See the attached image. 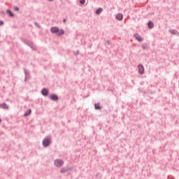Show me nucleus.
<instances>
[{"label": "nucleus", "mask_w": 179, "mask_h": 179, "mask_svg": "<svg viewBox=\"0 0 179 179\" xmlns=\"http://www.w3.org/2000/svg\"><path fill=\"white\" fill-rule=\"evenodd\" d=\"M103 12V8H99L96 11V15H100Z\"/></svg>", "instance_id": "nucleus-11"}, {"label": "nucleus", "mask_w": 179, "mask_h": 179, "mask_svg": "<svg viewBox=\"0 0 179 179\" xmlns=\"http://www.w3.org/2000/svg\"><path fill=\"white\" fill-rule=\"evenodd\" d=\"M138 69H139L140 75H143V73L145 72V68L141 64H139Z\"/></svg>", "instance_id": "nucleus-2"}, {"label": "nucleus", "mask_w": 179, "mask_h": 179, "mask_svg": "<svg viewBox=\"0 0 179 179\" xmlns=\"http://www.w3.org/2000/svg\"><path fill=\"white\" fill-rule=\"evenodd\" d=\"M136 39L138 41H143V38H142V37L139 36H136Z\"/></svg>", "instance_id": "nucleus-12"}, {"label": "nucleus", "mask_w": 179, "mask_h": 179, "mask_svg": "<svg viewBox=\"0 0 179 179\" xmlns=\"http://www.w3.org/2000/svg\"><path fill=\"white\" fill-rule=\"evenodd\" d=\"M41 93L43 96H47V94H48V91H47L45 89H43L41 90Z\"/></svg>", "instance_id": "nucleus-7"}, {"label": "nucleus", "mask_w": 179, "mask_h": 179, "mask_svg": "<svg viewBox=\"0 0 179 179\" xmlns=\"http://www.w3.org/2000/svg\"><path fill=\"white\" fill-rule=\"evenodd\" d=\"M31 113V110H29V113L26 112L24 115V117H27V115H29V114Z\"/></svg>", "instance_id": "nucleus-16"}, {"label": "nucleus", "mask_w": 179, "mask_h": 179, "mask_svg": "<svg viewBox=\"0 0 179 179\" xmlns=\"http://www.w3.org/2000/svg\"><path fill=\"white\" fill-rule=\"evenodd\" d=\"M63 22H64V23H65V22H66V20H65V19H64V20H63Z\"/></svg>", "instance_id": "nucleus-20"}, {"label": "nucleus", "mask_w": 179, "mask_h": 179, "mask_svg": "<svg viewBox=\"0 0 179 179\" xmlns=\"http://www.w3.org/2000/svg\"><path fill=\"white\" fill-rule=\"evenodd\" d=\"M43 145L45 147H47L50 145V139L48 138H45V140H43Z\"/></svg>", "instance_id": "nucleus-3"}, {"label": "nucleus", "mask_w": 179, "mask_h": 179, "mask_svg": "<svg viewBox=\"0 0 179 179\" xmlns=\"http://www.w3.org/2000/svg\"><path fill=\"white\" fill-rule=\"evenodd\" d=\"M85 2V0H80V3H81V5H84Z\"/></svg>", "instance_id": "nucleus-17"}, {"label": "nucleus", "mask_w": 179, "mask_h": 179, "mask_svg": "<svg viewBox=\"0 0 179 179\" xmlns=\"http://www.w3.org/2000/svg\"><path fill=\"white\" fill-rule=\"evenodd\" d=\"M48 1H54V0H48Z\"/></svg>", "instance_id": "nucleus-21"}, {"label": "nucleus", "mask_w": 179, "mask_h": 179, "mask_svg": "<svg viewBox=\"0 0 179 179\" xmlns=\"http://www.w3.org/2000/svg\"><path fill=\"white\" fill-rule=\"evenodd\" d=\"M2 24H3V21H0V26H2Z\"/></svg>", "instance_id": "nucleus-19"}, {"label": "nucleus", "mask_w": 179, "mask_h": 179, "mask_svg": "<svg viewBox=\"0 0 179 179\" xmlns=\"http://www.w3.org/2000/svg\"><path fill=\"white\" fill-rule=\"evenodd\" d=\"M58 27H53L50 29L51 33H54L55 34H57V32L58 31Z\"/></svg>", "instance_id": "nucleus-4"}, {"label": "nucleus", "mask_w": 179, "mask_h": 179, "mask_svg": "<svg viewBox=\"0 0 179 179\" xmlns=\"http://www.w3.org/2000/svg\"><path fill=\"white\" fill-rule=\"evenodd\" d=\"M64 34V30L62 29H58V31L56 32L57 36H62Z\"/></svg>", "instance_id": "nucleus-6"}, {"label": "nucleus", "mask_w": 179, "mask_h": 179, "mask_svg": "<svg viewBox=\"0 0 179 179\" xmlns=\"http://www.w3.org/2000/svg\"><path fill=\"white\" fill-rule=\"evenodd\" d=\"M122 17H124V15L121 13H118L116 15V19H117V20H122Z\"/></svg>", "instance_id": "nucleus-5"}, {"label": "nucleus", "mask_w": 179, "mask_h": 179, "mask_svg": "<svg viewBox=\"0 0 179 179\" xmlns=\"http://www.w3.org/2000/svg\"><path fill=\"white\" fill-rule=\"evenodd\" d=\"M66 171H68V169L63 168L61 169L60 173H66Z\"/></svg>", "instance_id": "nucleus-14"}, {"label": "nucleus", "mask_w": 179, "mask_h": 179, "mask_svg": "<svg viewBox=\"0 0 179 179\" xmlns=\"http://www.w3.org/2000/svg\"><path fill=\"white\" fill-rule=\"evenodd\" d=\"M0 122H1V119H0Z\"/></svg>", "instance_id": "nucleus-22"}, {"label": "nucleus", "mask_w": 179, "mask_h": 179, "mask_svg": "<svg viewBox=\"0 0 179 179\" xmlns=\"http://www.w3.org/2000/svg\"><path fill=\"white\" fill-rule=\"evenodd\" d=\"M63 165H64V162H62V160L56 159L55 161V166H56L57 167H61Z\"/></svg>", "instance_id": "nucleus-1"}, {"label": "nucleus", "mask_w": 179, "mask_h": 179, "mask_svg": "<svg viewBox=\"0 0 179 179\" xmlns=\"http://www.w3.org/2000/svg\"><path fill=\"white\" fill-rule=\"evenodd\" d=\"M6 13H8L9 15V16H10V17H13V13H12L11 10H7Z\"/></svg>", "instance_id": "nucleus-9"}, {"label": "nucleus", "mask_w": 179, "mask_h": 179, "mask_svg": "<svg viewBox=\"0 0 179 179\" xmlns=\"http://www.w3.org/2000/svg\"><path fill=\"white\" fill-rule=\"evenodd\" d=\"M153 26H154L153 22H148L149 29H153Z\"/></svg>", "instance_id": "nucleus-13"}, {"label": "nucleus", "mask_w": 179, "mask_h": 179, "mask_svg": "<svg viewBox=\"0 0 179 179\" xmlns=\"http://www.w3.org/2000/svg\"><path fill=\"white\" fill-rule=\"evenodd\" d=\"M14 10H16V11L19 10V8L15 7V8H14Z\"/></svg>", "instance_id": "nucleus-18"}, {"label": "nucleus", "mask_w": 179, "mask_h": 179, "mask_svg": "<svg viewBox=\"0 0 179 179\" xmlns=\"http://www.w3.org/2000/svg\"><path fill=\"white\" fill-rule=\"evenodd\" d=\"M96 110H101V107H100V103H95Z\"/></svg>", "instance_id": "nucleus-10"}, {"label": "nucleus", "mask_w": 179, "mask_h": 179, "mask_svg": "<svg viewBox=\"0 0 179 179\" xmlns=\"http://www.w3.org/2000/svg\"><path fill=\"white\" fill-rule=\"evenodd\" d=\"M1 108H8V105L3 103L1 105H0Z\"/></svg>", "instance_id": "nucleus-15"}, {"label": "nucleus", "mask_w": 179, "mask_h": 179, "mask_svg": "<svg viewBox=\"0 0 179 179\" xmlns=\"http://www.w3.org/2000/svg\"><path fill=\"white\" fill-rule=\"evenodd\" d=\"M50 99H51V100H58V96L57 95L52 94L50 96Z\"/></svg>", "instance_id": "nucleus-8"}]
</instances>
